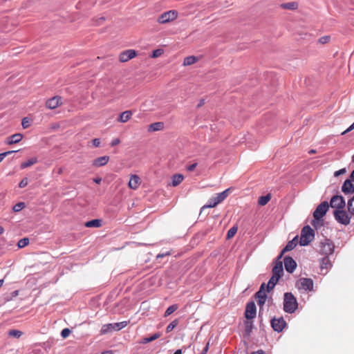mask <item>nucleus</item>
Here are the masks:
<instances>
[{"label": "nucleus", "instance_id": "64", "mask_svg": "<svg viewBox=\"0 0 354 354\" xmlns=\"http://www.w3.org/2000/svg\"><path fill=\"white\" fill-rule=\"evenodd\" d=\"M174 354H182V351L180 349H178Z\"/></svg>", "mask_w": 354, "mask_h": 354}, {"label": "nucleus", "instance_id": "7", "mask_svg": "<svg viewBox=\"0 0 354 354\" xmlns=\"http://www.w3.org/2000/svg\"><path fill=\"white\" fill-rule=\"evenodd\" d=\"M296 287L305 291H313L314 283L310 278H300L296 283Z\"/></svg>", "mask_w": 354, "mask_h": 354}, {"label": "nucleus", "instance_id": "19", "mask_svg": "<svg viewBox=\"0 0 354 354\" xmlns=\"http://www.w3.org/2000/svg\"><path fill=\"white\" fill-rule=\"evenodd\" d=\"M61 97L55 96L48 100L46 102V106L49 109H54L60 104Z\"/></svg>", "mask_w": 354, "mask_h": 354}, {"label": "nucleus", "instance_id": "50", "mask_svg": "<svg viewBox=\"0 0 354 354\" xmlns=\"http://www.w3.org/2000/svg\"><path fill=\"white\" fill-rule=\"evenodd\" d=\"M164 128V123L163 122H156V131L163 129Z\"/></svg>", "mask_w": 354, "mask_h": 354}, {"label": "nucleus", "instance_id": "39", "mask_svg": "<svg viewBox=\"0 0 354 354\" xmlns=\"http://www.w3.org/2000/svg\"><path fill=\"white\" fill-rule=\"evenodd\" d=\"M8 334L10 336L19 338L21 336L22 332L17 330H9Z\"/></svg>", "mask_w": 354, "mask_h": 354}, {"label": "nucleus", "instance_id": "26", "mask_svg": "<svg viewBox=\"0 0 354 354\" xmlns=\"http://www.w3.org/2000/svg\"><path fill=\"white\" fill-rule=\"evenodd\" d=\"M331 267V263L328 257H324L322 259L320 262V268L321 270L328 269Z\"/></svg>", "mask_w": 354, "mask_h": 354}, {"label": "nucleus", "instance_id": "21", "mask_svg": "<svg viewBox=\"0 0 354 354\" xmlns=\"http://www.w3.org/2000/svg\"><path fill=\"white\" fill-rule=\"evenodd\" d=\"M140 178L137 175H132L129 182V187L131 189H136L140 185Z\"/></svg>", "mask_w": 354, "mask_h": 354}, {"label": "nucleus", "instance_id": "30", "mask_svg": "<svg viewBox=\"0 0 354 354\" xmlns=\"http://www.w3.org/2000/svg\"><path fill=\"white\" fill-rule=\"evenodd\" d=\"M252 328H253L252 322L246 321L245 322L244 335L246 336H250V333H252Z\"/></svg>", "mask_w": 354, "mask_h": 354}, {"label": "nucleus", "instance_id": "4", "mask_svg": "<svg viewBox=\"0 0 354 354\" xmlns=\"http://www.w3.org/2000/svg\"><path fill=\"white\" fill-rule=\"evenodd\" d=\"M129 322L124 321L118 323L104 324L101 328L100 333L102 335L106 334L113 330L118 331L127 326Z\"/></svg>", "mask_w": 354, "mask_h": 354}, {"label": "nucleus", "instance_id": "28", "mask_svg": "<svg viewBox=\"0 0 354 354\" xmlns=\"http://www.w3.org/2000/svg\"><path fill=\"white\" fill-rule=\"evenodd\" d=\"M197 61H198V58L196 56H189L184 59L183 65L184 66H190L192 64H195Z\"/></svg>", "mask_w": 354, "mask_h": 354}, {"label": "nucleus", "instance_id": "14", "mask_svg": "<svg viewBox=\"0 0 354 354\" xmlns=\"http://www.w3.org/2000/svg\"><path fill=\"white\" fill-rule=\"evenodd\" d=\"M283 273V262L279 257L274 262V266L272 268V274L281 278Z\"/></svg>", "mask_w": 354, "mask_h": 354}, {"label": "nucleus", "instance_id": "41", "mask_svg": "<svg viewBox=\"0 0 354 354\" xmlns=\"http://www.w3.org/2000/svg\"><path fill=\"white\" fill-rule=\"evenodd\" d=\"M71 333V330L69 328H64L62 332H61V336L63 337V338H66L69 336Z\"/></svg>", "mask_w": 354, "mask_h": 354}, {"label": "nucleus", "instance_id": "17", "mask_svg": "<svg viewBox=\"0 0 354 354\" xmlns=\"http://www.w3.org/2000/svg\"><path fill=\"white\" fill-rule=\"evenodd\" d=\"M351 181L352 180L350 178L344 182L342 186V191L344 194H351L354 193V186Z\"/></svg>", "mask_w": 354, "mask_h": 354}, {"label": "nucleus", "instance_id": "48", "mask_svg": "<svg viewBox=\"0 0 354 354\" xmlns=\"http://www.w3.org/2000/svg\"><path fill=\"white\" fill-rule=\"evenodd\" d=\"M27 184H28L27 179L26 178H24L19 183V187H21V188H23V187H26L27 185Z\"/></svg>", "mask_w": 354, "mask_h": 354}, {"label": "nucleus", "instance_id": "11", "mask_svg": "<svg viewBox=\"0 0 354 354\" xmlns=\"http://www.w3.org/2000/svg\"><path fill=\"white\" fill-rule=\"evenodd\" d=\"M330 205L332 208H335L336 209H343L346 205V203L343 196L335 195L330 199Z\"/></svg>", "mask_w": 354, "mask_h": 354}, {"label": "nucleus", "instance_id": "29", "mask_svg": "<svg viewBox=\"0 0 354 354\" xmlns=\"http://www.w3.org/2000/svg\"><path fill=\"white\" fill-rule=\"evenodd\" d=\"M36 162H37V158L35 157H32V158L28 159L27 161L22 162L21 164L20 167H21V169H25V168L32 166V165L35 164Z\"/></svg>", "mask_w": 354, "mask_h": 354}, {"label": "nucleus", "instance_id": "5", "mask_svg": "<svg viewBox=\"0 0 354 354\" xmlns=\"http://www.w3.org/2000/svg\"><path fill=\"white\" fill-rule=\"evenodd\" d=\"M335 246L333 243L328 239H324V241L319 243V252L324 257H328L334 252Z\"/></svg>", "mask_w": 354, "mask_h": 354}, {"label": "nucleus", "instance_id": "24", "mask_svg": "<svg viewBox=\"0 0 354 354\" xmlns=\"http://www.w3.org/2000/svg\"><path fill=\"white\" fill-rule=\"evenodd\" d=\"M280 278H278L277 277L272 274V277L270 279L268 284H267V291L270 292L271 290H272L277 283L278 282L279 279Z\"/></svg>", "mask_w": 354, "mask_h": 354}, {"label": "nucleus", "instance_id": "40", "mask_svg": "<svg viewBox=\"0 0 354 354\" xmlns=\"http://www.w3.org/2000/svg\"><path fill=\"white\" fill-rule=\"evenodd\" d=\"M155 340V333L151 335L149 337H144L142 338L139 343L140 344H147L150 342H153Z\"/></svg>", "mask_w": 354, "mask_h": 354}, {"label": "nucleus", "instance_id": "61", "mask_svg": "<svg viewBox=\"0 0 354 354\" xmlns=\"http://www.w3.org/2000/svg\"><path fill=\"white\" fill-rule=\"evenodd\" d=\"M104 20V17H100L99 19H98V21H97V25H100L102 24V21H103Z\"/></svg>", "mask_w": 354, "mask_h": 354}, {"label": "nucleus", "instance_id": "37", "mask_svg": "<svg viewBox=\"0 0 354 354\" xmlns=\"http://www.w3.org/2000/svg\"><path fill=\"white\" fill-rule=\"evenodd\" d=\"M29 243V239L28 238H23L21 239H20L17 243V246L19 248H23L24 247H26V245H28Z\"/></svg>", "mask_w": 354, "mask_h": 354}, {"label": "nucleus", "instance_id": "59", "mask_svg": "<svg viewBox=\"0 0 354 354\" xmlns=\"http://www.w3.org/2000/svg\"><path fill=\"white\" fill-rule=\"evenodd\" d=\"M350 178L354 181V169L352 171V172L351 173V175H350Z\"/></svg>", "mask_w": 354, "mask_h": 354}, {"label": "nucleus", "instance_id": "44", "mask_svg": "<svg viewBox=\"0 0 354 354\" xmlns=\"http://www.w3.org/2000/svg\"><path fill=\"white\" fill-rule=\"evenodd\" d=\"M21 124H22V127L24 129H26V128H28L30 126V122H29V120L26 118H24L22 120V123Z\"/></svg>", "mask_w": 354, "mask_h": 354}, {"label": "nucleus", "instance_id": "20", "mask_svg": "<svg viewBox=\"0 0 354 354\" xmlns=\"http://www.w3.org/2000/svg\"><path fill=\"white\" fill-rule=\"evenodd\" d=\"M109 161V156H104L99 158H95L93 161V166L94 167H102L106 165Z\"/></svg>", "mask_w": 354, "mask_h": 354}, {"label": "nucleus", "instance_id": "15", "mask_svg": "<svg viewBox=\"0 0 354 354\" xmlns=\"http://www.w3.org/2000/svg\"><path fill=\"white\" fill-rule=\"evenodd\" d=\"M266 284L263 283L261 285L260 289L255 293V297L257 299V303L260 307L263 306L267 298V295L264 291Z\"/></svg>", "mask_w": 354, "mask_h": 354}, {"label": "nucleus", "instance_id": "56", "mask_svg": "<svg viewBox=\"0 0 354 354\" xmlns=\"http://www.w3.org/2000/svg\"><path fill=\"white\" fill-rule=\"evenodd\" d=\"M19 295V290H15L11 293L12 297H15L18 296Z\"/></svg>", "mask_w": 354, "mask_h": 354}, {"label": "nucleus", "instance_id": "62", "mask_svg": "<svg viewBox=\"0 0 354 354\" xmlns=\"http://www.w3.org/2000/svg\"><path fill=\"white\" fill-rule=\"evenodd\" d=\"M150 57H151V58H155V49H154V50H151V55H150Z\"/></svg>", "mask_w": 354, "mask_h": 354}, {"label": "nucleus", "instance_id": "38", "mask_svg": "<svg viewBox=\"0 0 354 354\" xmlns=\"http://www.w3.org/2000/svg\"><path fill=\"white\" fill-rule=\"evenodd\" d=\"M237 232V227L236 226H233L228 231H227V239H231L232 238L235 234Z\"/></svg>", "mask_w": 354, "mask_h": 354}, {"label": "nucleus", "instance_id": "9", "mask_svg": "<svg viewBox=\"0 0 354 354\" xmlns=\"http://www.w3.org/2000/svg\"><path fill=\"white\" fill-rule=\"evenodd\" d=\"M178 17V12L171 10L162 13L158 19L160 24H166L176 19Z\"/></svg>", "mask_w": 354, "mask_h": 354}, {"label": "nucleus", "instance_id": "58", "mask_svg": "<svg viewBox=\"0 0 354 354\" xmlns=\"http://www.w3.org/2000/svg\"><path fill=\"white\" fill-rule=\"evenodd\" d=\"M252 354H266V353L262 350H259V351H257L256 352H254Z\"/></svg>", "mask_w": 354, "mask_h": 354}, {"label": "nucleus", "instance_id": "32", "mask_svg": "<svg viewBox=\"0 0 354 354\" xmlns=\"http://www.w3.org/2000/svg\"><path fill=\"white\" fill-rule=\"evenodd\" d=\"M347 208L349 214L354 216V196L347 203Z\"/></svg>", "mask_w": 354, "mask_h": 354}, {"label": "nucleus", "instance_id": "1", "mask_svg": "<svg viewBox=\"0 0 354 354\" xmlns=\"http://www.w3.org/2000/svg\"><path fill=\"white\" fill-rule=\"evenodd\" d=\"M329 207V204L327 201L322 202L315 209L313 212L314 219L312 221L311 224L315 227L321 225L323 220L322 217L326 214Z\"/></svg>", "mask_w": 354, "mask_h": 354}, {"label": "nucleus", "instance_id": "36", "mask_svg": "<svg viewBox=\"0 0 354 354\" xmlns=\"http://www.w3.org/2000/svg\"><path fill=\"white\" fill-rule=\"evenodd\" d=\"M178 324V319H176L172 321L166 328V332L170 333Z\"/></svg>", "mask_w": 354, "mask_h": 354}, {"label": "nucleus", "instance_id": "60", "mask_svg": "<svg viewBox=\"0 0 354 354\" xmlns=\"http://www.w3.org/2000/svg\"><path fill=\"white\" fill-rule=\"evenodd\" d=\"M204 103H205V102H204V100H201L200 101V102L198 104L197 106H198V107H201V106H203V105L204 104Z\"/></svg>", "mask_w": 354, "mask_h": 354}, {"label": "nucleus", "instance_id": "43", "mask_svg": "<svg viewBox=\"0 0 354 354\" xmlns=\"http://www.w3.org/2000/svg\"><path fill=\"white\" fill-rule=\"evenodd\" d=\"M171 254V252L169 251H167L164 253H159L156 255V259L163 258L167 256H169Z\"/></svg>", "mask_w": 354, "mask_h": 354}, {"label": "nucleus", "instance_id": "33", "mask_svg": "<svg viewBox=\"0 0 354 354\" xmlns=\"http://www.w3.org/2000/svg\"><path fill=\"white\" fill-rule=\"evenodd\" d=\"M297 3L296 2H289L281 4V7L284 9L288 10H295L297 8Z\"/></svg>", "mask_w": 354, "mask_h": 354}, {"label": "nucleus", "instance_id": "18", "mask_svg": "<svg viewBox=\"0 0 354 354\" xmlns=\"http://www.w3.org/2000/svg\"><path fill=\"white\" fill-rule=\"evenodd\" d=\"M297 236H295L292 240L288 242L286 245L282 250L281 254L279 255V259H281L285 252H289L293 250L297 245Z\"/></svg>", "mask_w": 354, "mask_h": 354}, {"label": "nucleus", "instance_id": "63", "mask_svg": "<svg viewBox=\"0 0 354 354\" xmlns=\"http://www.w3.org/2000/svg\"><path fill=\"white\" fill-rule=\"evenodd\" d=\"M101 354H113V352L111 351H106L102 352Z\"/></svg>", "mask_w": 354, "mask_h": 354}, {"label": "nucleus", "instance_id": "12", "mask_svg": "<svg viewBox=\"0 0 354 354\" xmlns=\"http://www.w3.org/2000/svg\"><path fill=\"white\" fill-rule=\"evenodd\" d=\"M257 307L254 301H250L247 304L245 317L247 319H252L256 317Z\"/></svg>", "mask_w": 354, "mask_h": 354}, {"label": "nucleus", "instance_id": "13", "mask_svg": "<svg viewBox=\"0 0 354 354\" xmlns=\"http://www.w3.org/2000/svg\"><path fill=\"white\" fill-rule=\"evenodd\" d=\"M137 55L135 50L128 49L121 52L119 55V60L121 62H127Z\"/></svg>", "mask_w": 354, "mask_h": 354}, {"label": "nucleus", "instance_id": "23", "mask_svg": "<svg viewBox=\"0 0 354 354\" xmlns=\"http://www.w3.org/2000/svg\"><path fill=\"white\" fill-rule=\"evenodd\" d=\"M23 138V136L21 133H15L8 138L7 143L12 145L19 142Z\"/></svg>", "mask_w": 354, "mask_h": 354}, {"label": "nucleus", "instance_id": "54", "mask_svg": "<svg viewBox=\"0 0 354 354\" xmlns=\"http://www.w3.org/2000/svg\"><path fill=\"white\" fill-rule=\"evenodd\" d=\"M163 53V50L161 48H156V57L160 56Z\"/></svg>", "mask_w": 354, "mask_h": 354}, {"label": "nucleus", "instance_id": "42", "mask_svg": "<svg viewBox=\"0 0 354 354\" xmlns=\"http://www.w3.org/2000/svg\"><path fill=\"white\" fill-rule=\"evenodd\" d=\"M18 151H6L4 153H0V162L3 160V158L5 157H6L9 154H11V153H16Z\"/></svg>", "mask_w": 354, "mask_h": 354}, {"label": "nucleus", "instance_id": "53", "mask_svg": "<svg viewBox=\"0 0 354 354\" xmlns=\"http://www.w3.org/2000/svg\"><path fill=\"white\" fill-rule=\"evenodd\" d=\"M148 131L150 132L155 131V123H152L149 126Z\"/></svg>", "mask_w": 354, "mask_h": 354}, {"label": "nucleus", "instance_id": "49", "mask_svg": "<svg viewBox=\"0 0 354 354\" xmlns=\"http://www.w3.org/2000/svg\"><path fill=\"white\" fill-rule=\"evenodd\" d=\"M197 167V163L196 162H194L189 166L187 167V169L189 171H192L195 169V168Z\"/></svg>", "mask_w": 354, "mask_h": 354}, {"label": "nucleus", "instance_id": "2", "mask_svg": "<svg viewBox=\"0 0 354 354\" xmlns=\"http://www.w3.org/2000/svg\"><path fill=\"white\" fill-rule=\"evenodd\" d=\"M298 308V303L296 297L291 292H286L283 295V310L286 313L292 314Z\"/></svg>", "mask_w": 354, "mask_h": 354}, {"label": "nucleus", "instance_id": "35", "mask_svg": "<svg viewBox=\"0 0 354 354\" xmlns=\"http://www.w3.org/2000/svg\"><path fill=\"white\" fill-rule=\"evenodd\" d=\"M26 207V204L24 202H19L17 204H15L12 209L15 212H20L21 209H23Z\"/></svg>", "mask_w": 354, "mask_h": 354}, {"label": "nucleus", "instance_id": "34", "mask_svg": "<svg viewBox=\"0 0 354 354\" xmlns=\"http://www.w3.org/2000/svg\"><path fill=\"white\" fill-rule=\"evenodd\" d=\"M178 306L177 304H173L170 306H169L165 313V317H167L172 314L174 312H175L178 309Z\"/></svg>", "mask_w": 354, "mask_h": 354}, {"label": "nucleus", "instance_id": "45", "mask_svg": "<svg viewBox=\"0 0 354 354\" xmlns=\"http://www.w3.org/2000/svg\"><path fill=\"white\" fill-rule=\"evenodd\" d=\"M345 173H346V169H345V168H343V169H339V170H338V171H336L334 173V176H335V177H337V176H340V175H342V174H345Z\"/></svg>", "mask_w": 354, "mask_h": 354}, {"label": "nucleus", "instance_id": "10", "mask_svg": "<svg viewBox=\"0 0 354 354\" xmlns=\"http://www.w3.org/2000/svg\"><path fill=\"white\" fill-rule=\"evenodd\" d=\"M272 329L276 332H281L286 326V322L283 317L278 318L273 317L270 321Z\"/></svg>", "mask_w": 354, "mask_h": 354}, {"label": "nucleus", "instance_id": "57", "mask_svg": "<svg viewBox=\"0 0 354 354\" xmlns=\"http://www.w3.org/2000/svg\"><path fill=\"white\" fill-rule=\"evenodd\" d=\"M94 182L97 184H100L102 181V178H95L94 180Z\"/></svg>", "mask_w": 354, "mask_h": 354}, {"label": "nucleus", "instance_id": "27", "mask_svg": "<svg viewBox=\"0 0 354 354\" xmlns=\"http://www.w3.org/2000/svg\"><path fill=\"white\" fill-rule=\"evenodd\" d=\"M183 176L182 174H174L172 176L171 184L174 187L178 185L183 180Z\"/></svg>", "mask_w": 354, "mask_h": 354}, {"label": "nucleus", "instance_id": "31", "mask_svg": "<svg viewBox=\"0 0 354 354\" xmlns=\"http://www.w3.org/2000/svg\"><path fill=\"white\" fill-rule=\"evenodd\" d=\"M270 199H271V194H268L266 196H262L259 197L258 203H259V205L263 206V205H266L269 202V201Z\"/></svg>", "mask_w": 354, "mask_h": 354}, {"label": "nucleus", "instance_id": "55", "mask_svg": "<svg viewBox=\"0 0 354 354\" xmlns=\"http://www.w3.org/2000/svg\"><path fill=\"white\" fill-rule=\"evenodd\" d=\"M208 349H209V343H207L206 344V346H205V348H203L201 354H206L207 352L208 351Z\"/></svg>", "mask_w": 354, "mask_h": 354}, {"label": "nucleus", "instance_id": "51", "mask_svg": "<svg viewBox=\"0 0 354 354\" xmlns=\"http://www.w3.org/2000/svg\"><path fill=\"white\" fill-rule=\"evenodd\" d=\"M353 129H354V121L353 123L348 128H347L342 133V135H344L346 133L352 131Z\"/></svg>", "mask_w": 354, "mask_h": 354}, {"label": "nucleus", "instance_id": "3", "mask_svg": "<svg viewBox=\"0 0 354 354\" xmlns=\"http://www.w3.org/2000/svg\"><path fill=\"white\" fill-rule=\"evenodd\" d=\"M315 237L314 230L309 226H304L301 232L299 244L301 246L308 245Z\"/></svg>", "mask_w": 354, "mask_h": 354}, {"label": "nucleus", "instance_id": "25", "mask_svg": "<svg viewBox=\"0 0 354 354\" xmlns=\"http://www.w3.org/2000/svg\"><path fill=\"white\" fill-rule=\"evenodd\" d=\"M102 225V221L100 219H93L85 223L86 227H100Z\"/></svg>", "mask_w": 354, "mask_h": 354}, {"label": "nucleus", "instance_id": "8", "mask_svg": "<svg viewBox=\"0 0 354 354\" xmlns=\"http://www.w3.org/2000/svg\"><path fill=\"white\" fill-rule=\"evenodd\" d=\"M230 192V189H227L224 190L223 192L217 194L216 196V202H214V203H208L205 205H204L201 210V214L207 208H212L216 207L218 204L223 201L228 196Z\"/></svg>", "mask_w": 354, "mask_h": 354}, {"label": "nucleus", "instance_id": "16", "mask_svg": "<svg viewBox=\"0 0 354 354\" xmlns=\"http://www.w3.org/2000/svg\"><path fill=\"white\" fill-rule=\"evenodd\" d=\"M286 270L289 273H292L297 267L295 261L290 257L286 256L283 259Z\"/></svg>", "mask_w": 354, "mask_h": 354}, {"label": "nucleus", "instance_id": "47", "mask_svg": "<svg viewBox=\"0 0 354 354\" xmlns=\"http://www.w3.org/2000/svg\"><path fill=\"white\" fill-rule=\"evenodd\" d=\"M93 145L95 147H98L100 145V140L99 138H95L92 140Z\"/></svg>", "mask_w": 354, "mask_h": 354}, {"label": "nucleus", "instance_id": "52", "mask_svg": "<svg viewBox=\"0 0 354 354\" xmlns=\"http://www.w3.org/2000/svg\"><path fill=\"white\" fill-rule=\"evenodd\" d=\"M120 142V140L119 138H115L111 141V145L112 147L118 145Z\"/></svg>", "mask_w": 354, "mask_h": 354}, {"label": "nucleus", "instance_id": "22", "mask_svg": "<svg viewBox=\"0 0 354 354\" xmlns=\"http://www.w3.org/2000/svg\"><path fill=\"white\" fill-rule=\"evenodd\" d=\"M131 115L132 112L131 111H125L119 115L118 121L120 122H126L131 118Z\"/></svg>", "mask_w": 354, "mask_h": 354}, {"label": "nucleus", "instance_id": "46", "mask_svg": "<svg viewBox=\"0 0 354 354\" xmlns=\"http://www.w3.org/2000/svg\"><path fill=\"white\" fill-rule=\"evenodd\" d=\"M330 39V37L328 36H325V37H321L319 39V41L321 43V44H326L327 43Z\"/></svg>", "mask_w": 354, "mask_h": 354}, {"label": "nucleus", "instance_id": "6", "mask_svg": "<svg viewBox=\"0 0 354 354\" xmlns=\"http://www.w3.org/2000/svg\"><path fill=\"white\" fill-rule=\"evenodd\" d=\"M334 217L340 224L347 225L351 222V215L343 209H335L334 211Z\"/></svg>", "mask_w": 354, "mask_h": 354}]
</instances>
